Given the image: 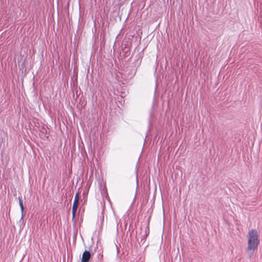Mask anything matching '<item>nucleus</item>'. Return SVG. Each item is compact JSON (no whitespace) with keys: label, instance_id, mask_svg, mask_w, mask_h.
I'll list each match as a JSON object with an SVG mask.
<instances>
[{"label":"nucleus","instance_id":"nucleus-1","mask_svg":"<svg viewBox=\"0 0 262 262\" xmlns=\"http://www.w3.org/2000/svg\"><path fill=\"white\" fill-rule=\"evenodd\" d=\"M248 238L247 247L248 250H257L260 242L257 231L255 229L249 230Z\"/></svg>","mask_w":262,"mask_h":262},{"label":"nucleus","instance_id":"nucleus-2","mask_svg":"<svg viewBox=\"0 0 262 262\" xmlns=\"http://www.w3.org/2000/svg\"><path fill=\"white\" fill-rule=\"evenodd\" d=\"M149 234V228L148 225H147L145 229L144 234L143 235H142V236H141V238L140 242L139 243L140 244H141V245L144 244V243L145 242L146 238L148 236Z\"/></svg>","mask_w":262,"mask_h":262},{"label":"nucleus","instance_id":"nucleus-3","mask_svg":"<svg viewBox=\"0 0 262 262\" xmlns=\"http://www.w3.org/2000/svg\"><path fill=\"white\" fill-rule=\"evenodd\" d=\"M91 254L90 251L85 250L81 258V262H89L91 258Z\"/></svg>","mask_w":262,"mask_h":262},{"label":"nucleus","instance_id":"nucleus-4","mask_svg":"<svg viewBox=\"0 0 262 262\" xmlns=\"http://www.w3.org/2000/svg\"><path fill=\"white\" fill-rule=\"evenodd\" d=\"M79 205V195L78 193H77L75 196L72 211H77Z\"/></svg>","mask_w":262,"mask_h":262},{"label":"nucleus","instance_id":"nucleus-5","mask_svg":"<svg viewBox=\"0 0 262 262\" xmlns=\"http://www.w3.org/2000/svg\"><path fill=\"white\" fill-rule=\"evenodd\" d=\"M18 201H19V205L20 208L21 212L22 214H23L24 211V207L23 205V201L22 200L21 195L19 196L18 198Z\"/></svg>","mask_w":262,"mask_h":262},{"label":"nucleus","instance_id":"nucleus-6","mask_svg":"<svg viewBox=\"0 0 262 262\" xmlns=\"http://www.w3.org/2000/svg\"><path fill=\"white\" fill-rule=\"evenodd\" d=\"M40 136L42 138H48V136L47 134V130L45 128H42V130L41 131Z\"/></svg>","mask_w":262,"mask_h":262},{"label":"nucleus","instance_id":"nucleus-7","mask_svg":"<svg viewBox=\"0 0 262 262\" xmlns=\"http://www.w3.org/2000/svg\"><path fill=\"white\" fill-rule=\"evenodd\" d=\"M255 250H248V247L247 248V252L248 253V256L249 259H251L252 257L253 256V253Z\"/></svg>","mask_w":262,"mask_h":262},{"label":"nucleus","instance_id":"nucleus-8","mask_svg":"<svg viewBox=\"0 0 262 262\" xmlns=\"http://www.w3.org/2000/svg\"><path fill=\"white\" fill-rule=\"evenodd\" d=\"M77 211H72V220L73 222H76L75 216H76V213Z\"/></svg>","mask_w":262,"mask_h":262},{"label":"nucleus","instance_id":"nucleus-9","mask_svg":"<svg viewBox=\"0 0 262 262\" xmlns=\"http://www.w3.org/2000/svg\"><path fill=\"white\" fill-rule=\"evenodd\" d=\"M103 255L101 254V253H99L98 255V258L99 259H101L102 258Z\"/></svg>","mask_w":262,"mask_h":262},{"label":"nucleus","instance_id":"nucleus-10","mask_svg":"<svg viewBox=\"0 0 262 262\" xmlns=\"http://www.w3.org/2000/svg\"><path fill=\"white\" fill-rule=\"evenodd\" d=\"M23 218H24V213H23V214H22V213H21V219H20V221H21V220H23Z\"/></svg>","mask_w":262,"mask_h":262}]
</instances>
